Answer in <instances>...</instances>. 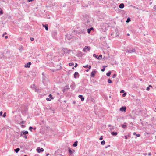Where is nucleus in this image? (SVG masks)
<instances>
[{"label": "nucleus", "mask_w": 156, "mask_h": 156, "mask_svg": "<svg viewBox=\"0 0 156 156\" xmlns=\"http://www.w3.org/2000/svg\"><path fill=\"white\" fill-rule=\"evenodd\" d=\"M91 19L89 16L87 15H85L83 18L84 23L87 26H91L90 23Z\"/></svg>", "instance_id": "1"}, {"label": "nucleus", "mask_w": 156, "mask_h": 156, "mask_svg": "<svg viewBox=\"0 0 156 156\" xmlns=\"http://www.w3.org/2000/svg\"><path fill=\"white\" fill-rule=\"evenodd\" d=\"M126 51L128 53H136V50L135 48L133 47H128L126 50Z\"/></svg>", "instance_id": "2"}, {"label": "nucleus", "mask_w": 156, "mask_h": 156, "mask_svg": "<svg viewBox=\"0 0 156 156\" xmlns=\"http://www.w3.org/2000/svg\"><path fill=\"white\" fill-rule=\"evenodd\" d=\"M57 32L56 30L53 31L52 32V36L54 38L56 39Z\"/></svg>", "instance_id": "3"}, {"label": "nucleus", "mask_w": 156, "mask_h": 156, "mask_svg": "<svg viewBox=\"0 0 156 156\" xmlns=\"http://www.w3.org/2000/svg\"><path fill=\"white\" fill-rule=\"evenodd\" d=\"M62 50L64 53L69 54L71 51L70 49L68 50L67 48H63Z\"/></svg>", "instance_id": "4"}, {"label": "nucleus", "mask_w": 156, "mask_h": 156, "mask_svg": "<svg viewBox=\"0 0 156 156\" xmlns=\"http://www.w3.org/2000/svg\"><path fill=\"white\" fill-rule=\"evenodd\" d=\"M93 56L94 57H95L96 58L98 59H100L102 57V56L101 55H99V56H98L97 55L95 54H94Z\"/></svg>", "instance_id": "5"}, {"label": "nucleus", "mask_w": 156, "mask_h": 156, "mask_svg": "<svg viewBox=\"0 0 156 156\" xmlns=\"http://www.w3.org/2000/svg\"><path fill=\"white\" fill-rule=\"evenodd\" d=\"M28 134V131L23 130L21 132L20 136H23V135H27Z\"/></svg>", "instance_id": "6"}, {"label": "nucleus", "mask_w": 156, "mask_h": 156, "mask_svg": "<svg viewBox=\"0 0 156 156\" xmlns=\"http://www.w3.org/2000/svg\"><path fill=\"white\" fill-rule=\"evenodd\" d=\"M97 72V71L95 70H93L92 71L91 73L90 76L91 77H94L95 76L96 73Z\"/></svg>", "instance_id": "7"}, {"label": "nucleus", "mask_w": 156, "mask_h": 156, "mask_svg": "<svg viewBox=\"0 0 156 156\" xmlns=\"http://www.w3.org/2000/svg\"><path fill=\"white\" fill-rule=\"evenodd\" d=\"M80 75L77 72H75L74 74V78L76 79L78 78L79 77Z\"/></svg>", "instance_id": "8"}, {"label": "nucleus", "mask_w": 156, "mask_h": 156, "mask_svg": "<svg viewBox=\"0 0 156 156\" xmlns=\"http://www.w3.org/2000/svg\"><path fill=\"white\" fill-rule=\"evenodd\" d=\"M126 106H122L120 108L119 110L122 111L123 112H125L126 111Z\"/></svg>", "instance_id": "9"}, {"label": "nucleus", "mask_w": 156, "mask_h": 156, "mask_svg": "<svg viewBox=\"0 0 156 156\" xmlns=\"http://www.w3.org/2000/svg\"><path fill=\"white\" fill-rule=\"evenodd\" d=\"M90 47L89 46H86L84 48H83V51L84 52H86V50L88 51H89L90 50Z\"/></svg>", "instance_id": "10"}, {"label": "nucleus", "mask_w": 156, "mask_h": 156, "mask_svg": "<svg viewBox=\"0 0 156 156\" xmlns=\"http://www.w3.org/2000/svg\"><path fill=\"white\" fill-rule=\"evenodd\" d=\"M37 151L38 153H40L41 152H43L44 151V149L42 148H40V147H38L37 149Z\"/></svg>", "instance_id": "11"}, {"label": "nucleus", "mask_w": 156, "mask_h": 156, "mask_svg": "<svg viewBox=\"0 0 156 156\" xmlns=\"http://www.w3.org/2000/svg\"><path fill=\"white\" fill-rule=\"evenodd\" d=\"M70 88L73 90H74L76 87L75 83L73 82L70 86Z\"/></svg>", "instance_id": "12"}, {"label": "nucleus", "mask_w": 156, "mask_h": 156, "mask_svg": "<svg viewBox=\"0 0 156 156\" xmlns=\"http://www.w3.org/2000/svg\"><path fill=\"white\" fill-rule=\"evenodd\" d=\"M31 64V62H28L25 65V67L26 68H29L30 66V65Z\"/></svg>", "instance_id": "13"}, {"label": "nucleus", "mask_w": 156, "mask_h": 156, "mask_svg": "<svg viewBox=\"0 0 156 156\" xmlns=\"http://www.w3.org/2000/svg\"><path fill=\"white\" fill-rule=\"evenodd\" d=\"M43 27H44L45 29L46 30L48 31V25L47 24H43Z\"/></svg>", "instance_id": "14"}, {"label": "nucleus", "mask_w": 156, "mask_h": 156, "mask_svg": "<svg viewBox=\"0 0 156 156\" xmlns=\"http://www.w3.org/2000/svg\"><path fill=\"white\" fill-rule=\"evenodd\" d=\"M78 97L79 98H80L81 99V101H84V98L83 96L82 95H79L78 96Z\"/></svg>", "instance_id": "15"}, {"label": "nucleus", "mask_w": 156, "mask_h": 156, "mask_svg": "<svg viewBox=\"0 0 156 156\" xmlns=\"http://www.w3.org/2000/svg\"><path fill=\"white\" fill-rule=\"evenodd\" d=\"M121 126L123 128H127V123L126 122L124 123Z\"/></svg>", "instance_id": "16"}, {"label": "nucleus", "mask_w": 156, "mask_h": 156, "mask_svg": "<svg viewBox=\"0 0 156 156\" xmlns=\"http://www.w3.org/2000/svg\"><path fill=\"white\" fill-rule=\"evenodd\" d=\"M68 151L69 153V154L70 155H71L73 153V151L71 150V148L70 147L68 148Z\"/></svg>", "instance_id": "17"}, {"label": "nucleus", "mask_w": 156, "mask_h": 156, "mask_svg": "<svg viewBox=\"0 0 156 156\" xmlns=\"http://www.w3.org/2000/svg\"><path fill=\"white\" fill-rule=\"evenodd\" d=\"M118 133V132H116L113 131L111 132V134L112 136H116Z\"/></svg>", "instance_id": "18"}, {"label": "nucleus", "mask_w": 156, "mask_h": 156, "mask_svg": "<svg viewBox=\"0 0 156 156\" xmlns=\"http://www.w3.org/2000/svg\"><path fill=\"white\" fill-rule=\"evenodd\" d=\"M78 144V141H75L74 144H73V146L74 147H76Z\"/></svg>", "instance_id": "19"}, {"label": "nucleus", "mask_w": 156, "mask_h": 156, "mask_svg": "<svg viewBox=\"0 0 156 156\" xmlns=\"http://www.w3.org/2000/svg\"><path fill=\"white\" fill-rule=\"evenodd\" d=\"M124 7V5L123 3H121L119 5V7L120 9H122Z\"/></svg>", "instance_id": "20"}, {"label": "nucleus", "mask_w": 156, "mask_h": 156, "mask_svg": "<svg viewBox=\"0 0 156 156\" xmlns=\"http://www.w3.org/2000/svg\"><path fill=\"white\" fill-rule=\"evenodd\" d=\"M20 149L19 148H17L16 149H14V150L16 153H17L20 151Z\"/></svg>", "instance_id": "21"}, {"label": "nucleus", "mask_w": 156, "mask_h": 156, "mask_svg": "<svg viewBox=\"0 0 156 156\" xmlns=\"http://www.w3.org/2000/svg\"><path fill=\"white\" fill-rule=\"evenodd\" d=\"M107 67V66H102V69H101V71L102 72H104L105 71V67Z\"/></svg>", "instance_id": "22"}, {"label": "nucleus", "mask_w": 156, "mask_h": 156, "mask_svg": "<svg viewBox=\"0 0 156 156\" xmlns=\"http://www.w3.org/2000/svg\"><path fill=\"white\" fill-rule=\"evenodd\" d=\"M93 28V27H91L90 28L88 29L87 30V31L88 33H90L91 30Z\"/></svg>", "instance_id": "23"}, {"label": "nucleus", "mask_w": 156, "mask_h": 156, "mask_svg": "<svg viewBox=\"0 0 156 156\" xmlns=\"http://www.w3.org/2000/svg\"><path fill=\"white\" fill-rule=\"evenodd\" d=\"M111 72L110 71H109L106 74V76H109L111 74Z\"/></svg>", "instance_id": "24"}, {"label": "nucleus", "mask_w": 156, "mask_h": 156, "mask_svg": "<svg viewBox=\"0 0 156 156\" xmlns=\"http://www.w3.org/2000/svg\"><path fill=\"white\" fill-rule=\"evenodd\" d=\"M133 135H136L137 137H140V134H137L136 132H134L133 133Z\"/></svg>", "instance_id": "25"}, {"label": "nucleus", "mask_w": 156, "mask_h": 156, "mask_svg": "<svg viewBox=\"0 0 156 156\" xmlns=\"http://www.w3.org/2000/svg\"><path fill=\"white\" fill-rule=\"evenodd\" d=\"M69 89V85H66L65 87L64 90Z\"/></svg>", "instance_id": "26"}, {"label": "nucleus", "mask_w": 156, "mask_h": 156, "mask_svg": "<svg viewBox=\"0 0 156 156\" xmlns=\"http://www.w3.org/2000/svg\"><path fill=\"white\" fill-rule=\"evenodd\" d=\"M130 21H131V19H130V18L129 17L127 18V20L126 21V23H129V22H130Z\"/></svg>", "instance_id": "27"}, {"label": "nucleus", "mask_w": 156, "mask_h": 156, "mask_svg": "<svg viewBox=\"0 0 156 156\" xmlns=\"http://www.w3.org/2000/svg\"><path fill=\"white\" fill-rule=\"evenodd\" d=\"M74 32H75L76 33V34H81V32H80V31H79L77 30H76L74 31Z\"/></svg>", "instance_id": "28"}, {"label": "nucleus", "mask_w": 156, "mask_h": 156, "mask_svg": "<svg viewBox=\"0 0 156 156\" xmlns=\"http://www.w3.org/2000/svg\"><path fill=\"white\" fill-rule=\"evenodd\" d=\"M69 66H73L74 65V64L73 62H70L69 64Z\"/></svg>", "instance_id": "29"}, {"label": "nucleus", "mask_w": 156, "mask_h": 156, "mask_svg": "<svg viewBox=\"0 0 156 156\" xmlns=\"http://www.w3.org/2000/svg\"><path fill=\"white\" fill-rule=\"evenodd\" d=\"M66 37L68 39H70L71 37V36L67 34L66 36Z\"/></svg>", "instance_id": "30"}, {"label": "nucleus", "mask_w": 156, "mask_h": 156, "mask_svg": "<svg viewBox=\"0 0 156 156\" xmlns=\"http://www.w3.org/2000/svg\"><path fill=\"white\" fill-rule=\"evenodd\" d=\"M48 97H49V98H50L51 99H54V98L53 97L52 95L51 94H50L49 95Z\"/></svg>", "instance_id": "31"}, {"label": "nucleus", "mask_w": 156, "mask_h": 156, "mask_svg": "<svg viewBox=\"0 0 156 156\" xmlns=\"http://www.w3.org/2000/svg\"><path fill=\"white\" fill-rule=\"evenodd\" d=\"M3 14V12L2 9L0 8V15Z\"/></svg>", "instance_id": "32"}, {"label": "nucleus", "mask_w": 156, "mask_h": 156, "mask_svg": "<svg viewBox=\"0 0 156 156\" xmlns=\"http://www.w3.org/2000/svg\"><path fill=\"white\" fill-rule=\"evenodd\" d=\"M108 83H112V81L110 79H108Z\"/></svg>", "instance_id": "33"}, {"label": "nucleus", "mask_w": 156, "mask_h": 156, "mask_svg": "<svg viewBox=\"0 0 156 156\" xmlns=\"http://www.w3.org/2000/svg\"><path fill=\"white\" fill-rule=\"evenodd\" d=\"M105 140H102L101 142V145H104L105 144Z\"/></svg>", "instance_id": "34"}, {"label": "nucleus", "mask_w": 156, "mask_h": 156, "mask_svg": "<svg viewBox=\"0 0 156 156\" xmlns=\"http://www.w3.org/2000/svg\"><path fill=\"white\" fill-rule=\"evenodd\" d=\"M33 129V127L32 126H30L29 128V130L31 131H32V130Z\"/></svg>", "instance_id": "35"}, {"label": "nucleus", "mask_w": 156, "mask_h": 156, "mask_svg": "<svg viewBox=\"0 0 156 156\" xmlns=\"http://www.w3.org/2000/svg\"><path fill=\"white\" fill-rule=\"evenodd\" d=\"M86 30H81V31H80L81 33H85V32Z\"/></svg>", "instance_id": "36"}, {"label": "nucleus", "mask_w": 156, "mask_h": 156, "mask_svg": "<svg viewBox=\"0 0 156 156\" xmlns=\"http://www.w3.org/2000/svg\"><path fill=\"white\" fill-rule=\"evenodd\" d=\"M2 116H3V117L5 118L6 116V113L4 112L3 115H2Z\"/></svg>", "instance_id": "37"}, {"label": "nucleus", "mask_w": 156, "mask_h": 156, "mask_svg": "<svg viewBox=\"0 0 156 156\" xmlns=\"http://www.w3.org/2000/svg\"><path fill=\"white\" fill-rule=\"evenodd\" d=\"M115 32L116 33V34H117L119 32V31L117 29H115Z\"/></svg>", "instance_id": "38"}, {"label": "nucleus", "mask_w": 156, "mask_h": 156, "mask_svg": "<svg viewBox=\"0 0 156 156\" xmlns=\"http://www.w3.org/2000/svg\"><path fill=\"white\" fill-rule=\"evenodd\" d=\"M26 135H23V137L25 139H27V136Z\"/></svg>", "instance_id": "39"}, {"label": "nucleus", "mask_w": 156, "mask_h": 156, "mask_svg": "<svg viewBox=\"0 0 156 156\" xmlns=\"http://www.w3.org/2000/svg\"><path fill=\"white\" fill-rule=\"evenodd\" d=\"M88 65L87 64V65H86L85 66H83V67L85 68H88Z\"/></svg>", "instance_id": "40"}, {"label": "nucleus", "mask_w": 156, "mask_h": 156, "mask_svg": "<svg viewBox=\"0 0 156 156\" xmlns=\"http://www.w3.org/2000/svg\"><path fill=\"white\" fill-rule=\"evenodd\" d=\"M51 99L50 98H46V100L48 101H51Z\"/></svg>", "instance_id": "41"}, {"label": "nucleus", "mask_w": 156, "mask_h": 156, "mask_svg": "<svg viewBox=\"0 0 156 156\" xmlns=\"http://www.w3.org/2000/svg\"><path fill=\"white\" fill-rule=\"evenodd\" d=\"M116 74H114L113 75L112 77L113 78H115L116 77Z\"/></svg>", "instance_id": "42"}, {"label": "nucleus", "mask_w": 156, "mask_h": 156, "mask_svg": "<svg viewBox=\"0 0 156 156\" xmlns=\"http://www.w3.org/2000/svg\"><path fill=\"white\" fill-rule=\"evenodd\" d=\"M126 95V92H124V93H123V94H122V96L123 97H125Z\"/></svg>", "instance_id": "43"}, {"label": "nucleus", "mask_w": 156, "mask_h": 156, "mask_svg": "<svg viewBox=\"0 0 156 156\" xmlns=\"http://www.w3.org/2000/svg\"><path fill=\"white\" fill-rule=\"evenodd\" d=\"M103 136H101L99 138V140H102L103 139Z\"/></svg>", "instance_id": "44"}, {"label": "nucleus", "mask_w": 156, "mask_h": 156, "mask_svg": "<svg viewBox=\"0 0 156 156\" xmlns=\"http://www.w3.org/2000/svg\"><path fill=\"white\" fill-rule=\"evenodd\" d=\"M45 78H44V77H43V80H42V82L43 83H44V82H45Z\"/></svg>", "instance_id": "45"}, {"label": "nucleus", "mask_w": 156, "mask_h": 156, "mask_svg": "<svg viewBox=\"0 0 156 156\" xmlns=\"http://www.w3.org/2000/svg\"><path fill=\"white\" fill-rule=\"evenodd\" d=\"M7 34V33H6V32H5V33H4L3 34H2V37H4V35H6V34Z\"/></svg>", "instance_id": "46"}, {"label": "nucleus", "mask_w": 156, "mask_h": 156, "mask_svg": "<svg viewBox=\"0 0 156 156\" xmlns=\"http://www.w3.org/2000/svg\"><path fill=\"white\" fill-rule=\"evenodd\" d=\"M2 114H3V112L2 111H1L0 112V116H2Z\"/></svg>", "instance_id": "47"}, {"label": "nucleus", "mask_w": 156, "mask_h": 156, "mask_svg": "<svg viewBox=\"0 0 156 156\" xmlns=\"http://www.w3.org/2000/svg\"><path fill=\"white\" fill-rule=\"evenodd\" d=\"M153 9L155 11L156 10V5H154L153 7Z\"/></svg>", "instance_id": "48"}, {"label": "nucleus", "mask_w": 156, "mask_h": 156, "mask_svg": "<svg viewBox=\"0 0 156 156\" xmlns=\"http://www.w3.org/2000/svg\"><path fill=\"white\" fill-rule=\"evenodd\" d=\"M30 40L31 41H33L34 40V38L33 37H30Z\"/></svg>", "instance_id": "49"}, {"label": "nucleus", "mask_w": 156, "mask_h": 156, "mask_svg": "<svg viewBox=\"0 0 156 156\" xmlns=\"http://www.w3.org/2000/svg\"><path fill=\"white\" fill-rule=\"evenodd\" d=\"M24 121H22L20 123V124H24Z\"/></svg>", "instance_id": "50"}, {"label": "nucleus", "mask_w": 156, "mask_h": 156, "mask_svg": "<svg viewBox=\"0 0 156 156\" xmlns=\"http://www.w3.org/2000/svg\"><path fill=\"white\" fill-rule=\"evenodd\" d=\"M78 65L77 63H75V65L74 66V67H76Z\"/></svg>", "instance_id": "51"}, {"label": "nucleus", "mask_w": 156, "mask_h": 156, "mask_svg": "<svg viewBox=\"0 0 156 156\" xmlns=\"http://www.w3.org/2000/svg\"><path fill=\"white\" fill-rule=\"evenodd\" d=\"M146 90L147 91L149 90H150V87H148L146 88Z\"/></svg>", "instance_id": "52"}, {"label": "nucleus", "mask_w": 156, "mask_h": 156, "mask_svg": "<svg viewBox=\"0 0 156 156\" xmlns=\"http://www.w3.org/2000/svg\"><path fill=\"white\" fill-rule=\"evenodd\" d=\"M120 92L121 93H124V91L123 90H122L120 91Z\"/></svg>", "instance_id": "53"}, {"label": "nucleus", "mask_w": 156, "mask_h": 156, "mask_svg": "<svg viewBox=\"0 0 156 156\" xmlns=\"http://www.w3.org/2000/svg\"><path fill=\"white\" fill-rule=\"evenodd\" d=\"M88 68L89 69H91V65H88Z\"/></svg>", "instance_id": "54"}, {"label": "nucleus", "mask_w": 156, "mask_h": 156, "mask_svg": "<svg viewBox=\"0 0 156 156\" xmlns=\"http://www.w3.org/2000/svg\"><path fill=\"white\" fill-rule=\"evenodd\" d=\"M25 127H26V126L25 125H21V127L22 128H25Z\"/></svg>", "instance_id": "55"}, {"label": "nucleus", "mask_w": 156, "mask_h": 156, "mask_svg": "<svg viewBox=\"0 0 156 156\" xmlns=\"http://www.w3.org/2000/svg\"><path fill=\"white\" fill-rule=\"evenodd\" d=\"M125 139H128L127 136L126 135H125L124 136Z\"/></svg>", "instance_id": "56"}, {"label": "nucleus", "mask_w": 156, "mask_h": 156, "mask_svg": "<svg viewBox=\"0 0 156 156\" xmlns=\"http://www.w3.org/2000/svg\"><path fill=\"white\" fill-rule=\"evenodd\" d=\"M34 0H27V1L28 2H32Z\"/></svg>", "instance_id": "57"}, {"label": "nucleus", "mask_w": 156, "mask_h": 156, "mask_svg": "<svg viewBox=\"0 0 156 156\" xmlns=\"http://www.w3.org/2000/svg\"><path fill=\"white\" fill-rule=\"evenodd\" d=\"M76 103V102L75 101H73V104H75Z\"/></svg>", "instance_id": "58"}, {"label": "nucleus", "mask_w": 156, "mask_h": 156, "mask_svg": "<svg viewBox=\"0 0 156 156\" xmlns=\"http://www.w3.org/2000/svg\"><path fill=\"white\" fill-rule=\"evenodd\" d=\"M114 32H112L111 34V36L113 35V34H114Z\"/></svg>", "instance_id": "59"}, {"label": "nucleus", "mask_w": 156, "mask_h": 156, "mask_svg": "<svg viewBox=\"0 0 156 156\" xmlns=\"http://www.w3.org/2000/svg\"><path fill=\"white\" fill-rule=\"evenodd\" d=\"M116 37H119V35L118 34H116V36H115Z\"/></svg>", "instance_id": "60"}, {"label": "nucleus", "mask_w": 156, "mask_h": 156, "mask_svg": "<svg viewBox=\"0 0 156 156\" xmlns=\"http://www.w3.org/2000/svg\"><path fill=\"white\" fill-rule=\"evenodd\" d=\"M5 39H7L8 38V36H6L5 37Z\"/></svg>", "instance_id": "61"}, {"label": "nucleus", "mask_w": 156, "mask_h": 156, "mask_svg": "<svg viewBox=\"0 0 156 156\" xmlns=\"http://www.w3.org/2000/svg\"><path fill=\"white\" fill-rule=\"evenodd\" d=\"M143 154L144 156H146L147 154V153H144Z\"/></svg>", "instance_id": "62"}, {"label": "nucleus", "mask_w": 156, "mask_h": 156, "mask_svg": "<svg viewBox=\"0 0 156 156\" xmlns=\"http://www.w3.org/2000/svg\"><path fill=\"white\" fill-rule=\"evenodd\" d=\"M148 87H151V88H152V86L151 85H149V86H148Z\"/></svg>", "instance_id": "63"}, {"label": "nucleus", "mask_w": 156, "mask_h": 156, "mask_svg": "<svg viewBox=\"0 0 156 156\" xmlns=\"http://www.w3.org/2000/svg\"><path fill=\"white\" fill-rule=\"evenodd\" d=\"M153 109L154 111L156 112V108H155L154 109V108H153Z\"/></svg>", "instance_id": "64"}]
</instances>
